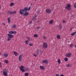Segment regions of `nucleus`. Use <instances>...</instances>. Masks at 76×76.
I'll return each mask as SVG.
<instances>
[{"label":"nucleus","mask_w":76,"mask_h":76,"mask_svg":"<svg viewBox=\"0 0 76 76\" xmlns=\"http://www.w3.org/2000/svg\"><path fill=\"white\" fill-rule=\"evenodd\" d=\"M28 10V7H25L23 9H21L20 10L19 12H26Z\"/></svg>","instance_id":"obj_1"},{"label":"nucleus","mask_w":76,"mask_h":76,"mask_svg":"<svg viewBox=\"0 0 76 76\" xmlns=\"http://www.w3.org/2000/svg\"><path fill=\"white\" fill-rule=\"evenodd\" d=\"M8 35L9 37L8 38L7 41H9L12 38H13V35L10 34H8Z\"/></svg>","instance_id":"obj_2"},{"label":"nucleus","mask_w":76,"mask_h":76,"mask_svg":"<svg viewBox=\"0 0 76 76\" xmlns=\"http://www.w3.org/2000/svg\"><path fill=\"white\" fill-rule=\"evenodd\" d=\"M20 14V15H23L24 16H28V15H29V13H28V12L26 11V12H19Z\"/></svg>","instance_id":"obj_3"},{"label":"nucleus","mask_w":76,"mask_h":76,"mask_svg":"<svg viewBox=\"0 0 76 76\" xmlns=\"http://www.w3.org/2000/svg\"><path fill=\"white\" fill-rule=\"evenodd\" d=\"M71 7H72L71 5L70 4H67V6L65 7V9H67L68 10H70L71 9L70 8Z\"/></svg>","instance_id":"obj_4"},{"label":"nucleus","mask_w":76,"mask_h":76,"mask_svg":"<svg viewBox=\"0 0 76 76\" xmlns=\"http://www.w3.org/2000/svg\"><path fill=\"white\" fill-rule=\"evenodd\" d=\"M3 74L4 76H7V70L6 69H3Z\"/></svg>","instance_id":"obj_5"},{"label":"nucleus","mask_w":76,"mask_h":76,"mask_svg":"<svg viewBox=\"0 0 76 76\" xmlns=\"http://www.w3.org/2000/svg\"><path fill=\"white\" fill-rule=\"evenodd\" d=\"M7 13L8 14H9V15L10 14H15V13H16V11H14L13 12H12V11H8Z\"/></svg>","instance_id":"obj_6"},{"label":"nucleus","mask_w":76,"mask_h":76,"mask_svg":"<svg viewBox=\"0 0 76 76\" xmlns=\"http://www.w3.org/2000/svg\"><path fill=\"white\" fill-rule=\"evenodd\" d=\"M43 47L44 48H47V47H48V45H47V43H46L45 42H44L43 45Z\"/></svg>","instance_id":"obj_7"},{"label":"nucleus","mask_w":76,"mask_h":76,"mask_svg":"<svg viewBox=\"0 0 76 76\" xmlns=\"http://www.w3.org/2000/svg\"><path fill=\"white\" fill-rule=\"evenodd\" d=\"M20 70H21V72H24L25 70V69H25V67H23V66H20Z\"/></svg>","instance_id":"obj_8"},{"label":"nucleus","mask_w":76,"mask_h":76,"mask_svg":"<svg viewBox=\"0 0 76 76\" xmlns=\"http://www.w3.org/2000/svg\"><path fill=\"white\" fill-rule=\"evenodd\" d=\"M23 56V54H21L19 56V57L18 58V60L19 61H22V57Z\"/></svg>","instance_id":"obj_9"},{"label":"nucleus","mask_w":76,"mask_h":76,"mask_svg":"<svg viewBox=\"0 0 76 76\" xmlns=\"http://www.w3.org/2000/svg\"><path fill=\"white\" fill-rule=\"evenodd\" d=\"M9 34H11L12 35V34H16L17 32L16 31H9Z\"/></svg>","instance_id":"obj_10"},{"label":"nucleus","mask_w":76,"mask_h":76,"mask_svg":"<svg viewBox=\"0 0 76 76\" xmlns=\"http://www.w3.org/2000/svg\"><path fill=\"white\" fill-rule=\"evenodd\" d=\"M42 63H45L46 64H48V60L47 59H46L45 60H44L42 61Z\"/></svg>","instance_id":"obj_11"},{"label":"nucleus","mask_w":76,"mask_h":76,"mask_svg":"<svg viewBox=\"0 0 76 76\" xmlns=\"http://www.w3.org/2000/svg\"><path fill=\"white\" fill-rule=\"evenodd\" d=\"M46 12L47 13H51V10L48 9H46Z\"/></svg>","instance_id":"obj_12"},{"label":"nucleus","mask_w":76,"mask_h":76,"mask_svg":"<svg viewBox=\"0 0 76 76\" xmlns=\"http://www.w3.org/2000/svg\"><path fill=\"white\" fill-rule=\"evenodd\" d=\"M71 56H72V53H69L66 54V57H70Z\"/></svg>","instance_id":"obj_13"},{"label":"nucleus","mask_w":76,"mask_h":76,"mask_svg":"<svg viewBox=\"0 0 76 76\" xmlns=\"http://www.w3.org/2000/svg\"><path fill=\"white\" fill-rule=\"evenodd\" d=\"M30 69L28 67H24V70L26 71H28Z\"/></svg>","instance_id":"obj_14"},{"label":"nucleus","mask_w":76,"mask_h":76,"mask_svg":"<svg viewBox=\"0 0 76 76\" xmlns=\"http://www.w3.org/2000/svg\"><path fill=\"white\" fill-rule=\"evenodd\" d=\"M60 30H61V29H62V26H61V25L59 24L58 26Z\"/></svg>","instance_id":"obj_15"},{"label":"nucleus","mask_w":76,"mask_h":76,"mask_svg":"<svg viewBox=\"0 0 76 76\" xmlns=\"http://www.w3.org/2000/svg\"><path fill=\"white\" fill-rule=\"evenodd\" d=\"M26 38L28 40V41H32V39L31 38H30L29 37H27Z\"/></svg>","instance_id":"obj_16"},{"label":"nucleus","mask_w":76,"mask_h":76,"mask_svg":"<svg viewBox=\"0 0 76 76\" xmlns=\"http://www.w3.org/2000/svg\"><path fill=\"white\" fill-rule=\"evenodd\" d=\"M53 22H54V20H50L49 21V23H50V24H52L53 23Z\"/></svg>","instance_id":"obj_17"},{"label":"nucleus","mask_w":76,"mask_h":76,"mask_svg":"<svg viewBox=\"0 0 76 76\" xmlns=\"http://www.w3.org/2000/svg\"><path fill=\"white\" fill-rule=\"evenodd\" d=\"M76 34V31L74 32L71 34V36H74V35H75Z\"/></svg>","instance_id":"obj_18"},{"label":"nucleus","mask_w":76,"mask_h":76,"mask_svg":"<svg viewBox=\"0 0 76 76\" xmlns=\"http://www.w3.org/2000/svg\"><path fill=\"white\" fill-rule=\"evenodd\" d=\"M60 36L59 35H57L56 36V38L57 39H60Z\"/></svg>","instance_id":"obj_19"},{"label":"nucleus","mask_w":76,"mask_h":76,"mask_svg":"<svg viewBox=\"0 0 76 76\" xmlns=\"http://www.w3.org/2000/svg\"><path fill=\"white\" fill-rule=\"evenodd\" d=\"M7 20H8V23H10V17H9L7 18Z\"/></svg>","instance_id":"obj_20"},{"label":"nucleus","mask_w":76,"mask_h":76,"mask_svg":"<svg viewBox=\"0 0 76 76\" xmlns=\"http://www.w3.org/2000/svg\"><path fill=\"white\" fill-rule=\"evenodd\" d=\"M8 55L9 54L7 53L4 54V56L5 58H6V57H7Z\"/></svg>","instance_id":"obj_21"},{"label":"nucleus","mask_w":76,"mask_h":76,"mask_svg":"<svg viewBox=\"0 0 76 76\" xmlns=\"http://www.w3.org/2000/svg\"><path fill=\"white\" fill-rule=\"evenodd\" d=\"M40 68L42 70H44V67L42 66H40Z\"/></svg>","instance_id":"obj_22"},{"label":"nucleus","mask_w":76,"mask_h":76,"mask_svg":"<svg viewBox=\"0 0 76 76\" xmlns=\"http://www.w3.org/2000/svg\"><path fill=\"white\" fill-rule=\"evenodd\" d=\"M13 53H14V54H15V56H18V53H17V52H14Z\"/></svg>","instance_id":"obj_23"},{"label":"nucleus","mask_w":76,"mask_h":76,"mask_svg":"<svg viewBox=\"0 0 76 76\" xmlns=\"http://www.w3.org/2000/svg\"><path fill=\"white\" fill-rule=\"evenodd\" d=\"M37 15H35L34 17L33 18L32 20L33 21H35V18H36L37 17Z\"/></svg>","instance_id":"obj_24"},{"label":"nucleus","mask_w":76,"mask_h":76,"mask_svg":"<svg viewBox=\"0 0 76 76\" xmlns=\"http://www.w3.org/2000/svg\"><path fill=\"white\" fill-rule=\"evenodd\" d=\"M14 6V4H13V3H12L10 4V6L11 7H12V6Z\"/></svg>","instance_id":"obj_25"},{"label":"nucleus","mask_w":76,"mask_h":76,"mask_svg":"<svg viewBox=\"0 0 76 76\" xmlns=\"http://www.w3.org/2000/svg\"><path fill=\"white\" fill-rule=\"evenodd\" d=\"M25 43L26 44H28L29 42V41H28V40H26V41H25Z\"/></svg>","instance_id":"obj_26"},{"label":"nucleus","mask_w":76,"mask_h":76,"mask_svg":"<svg viewBox=\"0 0 76 76\" xmlns=\"http://www.w3.org/2000/svg\"><path fill=\"white\" fill-rule=\"evenodd\" d=\"M73 44H71L70 45L69 47H70L71 48H72V47H73Z\"/></svg>","instance_id":"obj_27"},{"label":"nucleus","mask_w":76,"mask_h":76,"mask_svg":"<svg viewBox=\"0 0 76 76\" xmlns=\"http://www.w3.org/2000/svg\"><path fill=\"white\" fill-rule=\"evenodd\" d=\"M28 75H29V74H28V73H25V76H28Z\"/></svg>","instance_id":"obj_28"},{"label":"nucleus","mask_w":76,"mask_h":76,"mask_svg":"<svg viewBox=\"0 0 76 76\" xmlns=\"http://www.w3.org/2000/svg\"><path fill=\"white\" fill-rule=\"evenodd\" d=\"M34 37L37 38V37H38V35L37 34H35L34 35Z\"/></svg>","instance_id":"obj_29"},{"label":"nucleus","mask_w":76,"mask_h":76,"mask_svg":"<svg viewBox=\"0 0 76 76\" xmlns=\"http://www.w3.org/2000/svg\"><path fill=\"white\" fill-rule=\"evenodd\" d=\"M64 60L65 61H68V58H64Z\"/></svg>","instance_id":"obj_30"},{"label":"nucleus","mask_w":76,"mask_h":76,"mask_svg":"<svg viewBox=\"0 0 76 76\" xmlns=\"http://www.w3.org/2000/svg\"><path fill=\"white\" fill-rule=\"evenodd\" d=\"M70 66V64H67L66 65V67H69Z\"/></svg>","instance_id":"obj_31"},{"label":"nucleus","mask_w":76,"mask_h":76,"mask_svg":"<svg viewBox=\"0 0 76 76\" xmlns=\"http://www.w3.org/2000/svg\"><path fill=\"white\" fill-rule=\"evenodd\" d=\"M39 50H38L37 51V54H39Z\"/></svg>","instance_id":"obj_32"},{"label":"nucleus","mask_w":76,"mask_h":76,"mask_svg":"<svg viewBox=\"0 0 76 76\" xmlns=\"http://www.w3.org/2000/svg\"><path fill=\"white\" fill-rule=\"evenodd\" d=\"M58 62L59 64H60V59H58Z\"/></svg>","instance_id":"obj_33"},{"label":"nucleus","mask_w":76,"mask_h":76,"mask_svg":"<svg viewBox=\"0 0 76 76\" xmlns=\"http://www.w3.org/2000/svg\"><path fill=\"white\" fill-rule=\"evenodd\" d=\"M4 61L6 63H7V64L8 63H9V61L7 60H5Z\"/></svg>","instance_id":"obj_34"},{"label":"nucleus","mask_w":76,"mask_h":76,"mask_svg":"<svg viewBox=\"0 0 76 76\" xmlns=\"http://www.w3.org/2000/svg\"><path fill=\"white\" fill-rule=\"evenodd\" d=\"M29 45L30 46V47H32V46L33 45V44L30 43Z\"/></svg>","instance_id":"obj_35"},{"label":"nucleus","mask_w":76,"mask_h":76,"mask_svg":"<svg viewBox=\"0 0 76 76\" xmlns=\"http://www.w3.org/2000/svg\"><path fill=\"white\" fill-rule=\"evenodd\" d=\"M13 28H16V24H14V25H13Z\"/></svg>","instance_id":"obj_36"},{"label":"nucleus","mask_w":76,"mask_h":76,"mask_svg":"<svg viewBox=\"0 0 76 76\" xmlns=\"http://www.w3.org/2000/svg\"><path fill=\"white\" fill-rule=\"evenodd\" d=\"M62 22L63 23H66V21L64 20H62Z\"/></svg>","instance_id":"obj_37"},{"label":"nucleus","mask_w":76,"mask_h":76,"mask_svg":"<svg viewBox=\"0 0 76 76\" xmlns=\"http://www.w3.org/2000/svg\"><path fill=\"white\" fill-rule=\"evenodd\" d=\"M30 9H31V7H29L28 9V10H30Z\"/></svg>","instance_id":"obj_38"},{"label":"nucleus","mask_w":76,"mask_h":76,"mask_svg":"<svg viewBox=\"0 0 76 76\" xmlns=\"http://www.w3.org/2000/svg\"><path fill=\"white\" fill-rule=\"evenodd\" d=\"M74 8H76V4H74Z\"/></svg>","instance_id":"obj_39"},{"label":"nucleus","mask_w":76,"mask_h":76,"mask_svg":"<svg viewBox=\"0 0 76 76\" xmlns=\"http://www.w3.org/2000/svg\"><path fill=\"white\" fill-rule=\"evenodd\" d=\"M43 52L42 51H41V50L40 51V52L41 54H42V53Z\"/></svg>","instance_id":"obj_40"},{"label":"nucleus","mask_w":76,"mask_h":76,"mask_svg":"<svg viewBox=\"0 0 76 76\" xmlns=\"http://www.w3.org/2000/svg\"><path fill=\"white\" fill-rule=\"evenodd\" d=\"M44 39H47V38H46V37L45 36H43V37Z\"/></svg>","instance_id":"obj_41"},{"label":"nucleus","mask_w":76,"mask_h":76,"mask_svg":"<svg viewBox=\"0 0 76 76\" xmlns=\"http://www.w3.org/2000/svg\"><path fill=\"white\" fill-rule=\"evenodd\" d=\"M40 28H41V27H37V29H39Z\"/></svg>","instance_id":"obj_42"},{"label":"nucleus","mask_w":76,"mask_h":76,"mask_svg":"<svg viewBox=\"0 0 76 76\" xmlns=\"http://www.w3.org/2000/svg\"><path fill=\"white\" fill-rule=\"evenodd\" d=\"M56 76H60V75H58V74H56Z\"/></svg>","instance_id":"obj_43"},{"label":"nucleus","mask_w":76,"mask_h":76,"mask_svg":"<svg viewBox=\"0 0 76 76\" xmlns=\"http://www.w3.org/2000/svg\"><path fill=\"white\" fill-rule=\"evenodd\" d=\"M34 57H37V55L34 54Z\"/></svg>","instance_id":"obj_44"},{"label":"nucleus","mask_w":76,"mask_h":76,"mask_svg":"<svg viewBox=\"0 0 76 76\" xmlns=\"http://www.w3.org/2000/svg\"><path fill=\"white\" fill-rule=\"evenodd\" d=\"M72 29H73V28H71L70 29V31H71V30H72Z\"/></svg>","instance_id":"obj_45"},{"label":"nucleus","mask_w":76,"mask_h":76,"mask_svg":"<svg viewBox=\"0 0 76 76\" xmlns=\"http://www.w3.org/2000/svg\"><path fill=\"white\" fill-rule=\"evenodd\" d=\"M32 21H30L29 23H32Z\"/></svg>","instance_id":"obj_46"},{"label":"nucleus","mask_w":76,"mask_h":76,"mask_svg":"<svg viewBox=\"0 0 76 76\" xmlns=\"http://www.w3.org/2000/svg\"><path fill=\"white\" fill-rule=\"evenodd\" d=\"M60 76H64V75L63 74H61L60 75Z\"/></svg>","instance_id":"obj_47"},{"label":"nucleus","mask_w":76,"mask_h":76,"mask_svg":"<svg viewBox=\"0 0 76 76\" xmlns=\"http://www.w3.org/2000/svg\"><path fill=\"white\" fill-rule=\"evenodd\" d=\"M37 13H39V11H38L37 12Z\"/></svg>","instance_id":"obj_48"},{"label":"nucleus","mask_w":76,"mask_h":76,"mask_svg":"<svg viewBox=\"0 0 76 76\" xmlns=\"http://www.w3.org/2000/svg\"><path fill=\"white\" fill-rule=\"evenodd\" d=\"M3 25H6V24L4 23H3Z\"/></svg>","instance_id":"obj_49"},{"label":"nucleus","mask_w":76,"mask_h":76,"mask_svg":"<svg viewBox=\"0 0 76 76\" xmlns=\"http://www.w3.org/2000/svg\"><path fill=\"white\" fill-rule=\"evenodd\" d=\"M0 56H1V52H0Z\"/></svg>","instance_id":"obj_50"},{"label":"nucleus","mask_w":76,"mask_h":76,"mask_svg":"<svg viewBox=\"0 0 76 76\" xmlns=\"http://www.w3.org/2000/svg\"><path fill=\"white\" fill-rule=\"evenodd\" d=\"M0 66H1V62H0Z\"/></svg>","instance_id":"obj_51"},{"label":"nucleus","mask_w":76,"mask_h":76,"mask_svg":"<svg viewBox=\"0 0 76 76\" xmlns=\"http://www.w3.org/2000/svg\"><path fill=\"white\" fill-rule=\"evenodd\" d=\"M31 6H32V4H31Z\"/></svg>","instance_id":"obj_52"},{"label":"nucleus","mask_w":76,"mask_h":76,"mask_svg":"<svg viewBox=\"0 0 76 76\" xmlns=\"http://www.w3.org/2000/svg\"><path fill=\"white\" fill-rule=\"evenodd\" d=\"M1 9V7H0V10Z\"/></svg>","instance_id":"obj_53"},{"label":"nucleus","mask_w":76,"mask_h":76,"mask_svg":"<svg viewBox=\"0 0 76 76\" xmlns=\"http://www.w3.org/2000/svg\"><path fill=\"white\" fill-rule=\"evenodd\" d=\"M37 22H39V20H38Z\"/></svg>","instance_id":"obj_54"},{"label":"nucleus","mask_w":76,"mask_h":76,"mask_svg":"<svg viewBox=\"0 0 76 76\" xmlns=\"http://www.w3.org/2000/svg\"><path fill=\"white\" fill-rule=\"evenodd\" d=\"M34 0L35 1H37V0Z\"/></svg>","instance_id":"obj_55"}]
</instances>
